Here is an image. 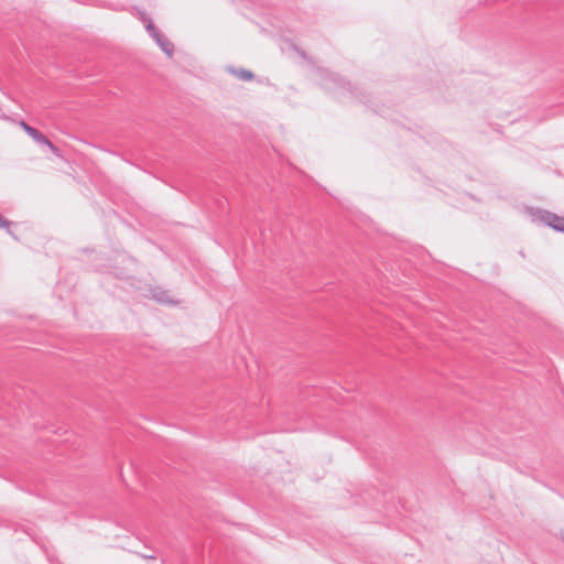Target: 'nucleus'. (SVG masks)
<instances>
[{"mask_svg": "<svg viewBox=\"0 0 564 564\" xmlns=\"http://www.w3.org/2000/svg\"><path fill=\"white\" fill-rule=\"evenodd\" d=\"M534 217L536 220L553 228L554 230L564 232V217L545 209H536Z\"/></svg>", "mask_w": 564, "mask_h": 564, "instance_id": "1", "label": "nucleus"}, {"mask_svg": "<svg viewBox=\"0 0 564 564\" xmlns=\"http://www.w3.org/2000/svg\"><path fill=\"white\" fill-rule=\"evenodd\" d=\"M19 126L39 144L47 145L51 151L59 155V150L55 147L41 131L28 124L24 120L19 122Z\"/></svg>", "mask_w": 564, "mask_h": 564, "instance_id": "2", "label": "nucleus"}, {"mask_svg": "<svg viewBox=\"0 0 564 564\" xmlns=\"http://www.w3.org/2000/svg\"><path fill=\"white\" fill-rule=\"evenodd\" d=\"M160 48L169 56L172 57L174 53V44L161 32L153 37Z\"/></svg>", "mask_w": 564, "mask_h": 564, "instance_id": "3", "label": "nucleus"}, {"mask_svg": "<svg viewBox=\"0 0 564 564\" xmlns=\"http://www.w3.org/2000/svg\"><path fill=\"white\" fill-rule=\"evenodd\" d=\"M142 20L145 23V29L152 39L160 33V31L155 28L152 20L148 18L145 14H142Z\"/></svg>", "mask_w": 564, "mask_h": 564, "instance_id": "4", "label": "nucleus"}, {"mask_svg": "<svg viewBox=\"0 0 564 564\" xmlns=\"http://www.w3.org/2000/svg\"><path fill=\"white\" fill-rule=\"evenodd\" d=\"M232 73L237 76V78L241 79V80H251L254 75L252 72L248 70V69H235L232 70Z\"/></svg>", "mask_w": 564, "mask_h": 564, "instance_id": "5", "label": "nucleus"}, {"mask_svg": "<svg viewBox=\"0 0 564 564\" xmlns=\"http://www.w3.org/2000/svg\"><path fill=\"white\" fill-rule=\"evenodd\" d=\"M330 79H332L335 84H337V85H339V86H344V85H345V80H344L341 77H339L338 75L332 74Z\"/></svg>", "mask_w": 564, "mask_h": 564, "instance_id": "6", "label": "nucleus"}, {"mask_svg": "<svg viewBox=\"0 0 564 564\" xmlns=\"http://www.w3.org/2000/svg\"><path fill=\"white\" fill-rule=\"evenodd\" d=\"M10 225V221L6 218H3L1 215H0V228H8Z\"/></svg>", "mask_w": 564, "mask_h": 564, "instance_id": "7", "label": "nucleus"}, {"mask_svg": "<svg viewBox=\"0 0 564 564\" xmlns=\"http://www.w3.org/2000/svg\"><path fill=\"white\" fill-rule=\"evenodd\" d=\"M160 302H165L166 300L164 297H158Z\"/></svg>", "mask_w": 564, "mask_h": 564, "instance_id": "8", "label": "nucleus"}, {"mask_svg": "<svg viewBox=\"0 0 564 564\" xmlns=\"http://www.w3.org/2000/svg\"><path fill=\"white\" fill-rule=\"evenodd\" d=\"M301 56H302V57H304V58H306V55H305V53H304V52H302V53H301Z\"/></svg>", "mask_w": 564, "mask_h": 564, "instance_id": "9", "label": "nucleus"}, {"mask_svg": "<svg viewBox=\"0 0 564 564\" xmlns=\"http://www.w3.org/2000/svg\"><path fill=\"white\" fill-rule=\"evenodd\" d=\"M562 538H563V541H564V531L562 532Z\"/></svg>", "mask_w": 564, "mask_h": 564, "instance_id": "10", "label": "nucleus"}]
</instances>
